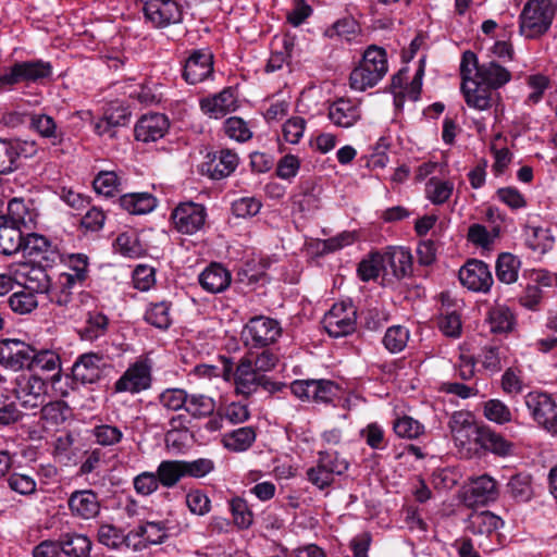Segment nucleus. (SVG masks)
I'll return each instance as SVG.
<instances>
[{"mask_svg":"<svg viewBox=\"0 0 557 557\" xmlns=\"http://www.w3.org/2000/svg\"><path fill=\"white\" fill-rule=\"evenodd\" d=\"M170 127V121L163 113H147L137 121L135 139L145 144L154 143L164 137Z\"/></svg>","mask_w":557,"mask_h":557,"instance_id":"21","label":"nucleus"},{"mask_svg":"<svg viewBox=\"0 0 557 557\" xmlns=\"http://www.w3.org/2000/svg\"><path fill=\"white\" fill-rule=\"evenodd\" d=\"M120 206L131 214H146L157 206V199L149 193L125 194L119 199Z\"/></svg>","mask_w":557,"mask_h":557,"instance_id":"41","label":"nucleus"},{"mask_svg":"<svg viewBox=\"0 0 557 557\" xmlns=\"http://www.w3.org/2000/svg\"><path fill=\"white\" fill-rule=\"evenodd\" d=\"M116 250L124 257L138 258L144 253V247L137 235L122 233L115 239Z\"/></svg>","mask_w":557,"mask_h":557,"instance_id":"61","label":"nucleus"},{"mask_svg":"<svg viewBox=\"0 0 557 557\" xmlns=\"http://www.w3.org/2000/svg\"><path fill=\"white\" fill-rule=\"evenodd\" d=\"M66 264L71 272L61 273L65 278V284L83 285L88 274V257L85 253H72L66 259Z\"/></svg>","mask_w":557,"mask_h":557,"instance_id":"44","label":"nucleus"},{"mask_svg":"<svg viewBox=\"0 0 557 557\" xmlns=\"http://www.w3.org/2000/svg\"><path fill=\"white\" fill-rule=\"evenodd\" d=\"M53 67L41 59L15 62L0 74V86L12 87L17 84H38L52 76Z\"/></svg>","mask_w":557,"mask_h":557,"instance_id":"5","label":"nucleus"},{"mask_svg":"<svg viewBox=\"0 0 557 557\" xmlns=\"http://www.w3.org/2000/svg\"><path fill=\"white\" fill-rule=\"evenodd\" d=\"M498 496L499 491L496 481L492 476L483 474L470 480L465 499L469 506H484L495 502Z\"/></svg>","mask_w":557,"mask_h":557,"instance_id":"23","label":"nucleus"},{"mask_svg":"<svg viewBox=\"0 0 557 557\" xmlns=\"http://www.w3.org/2000/svg\"><path fill=\"white\" fill-rule=\"evenodd\" d=\"M454 183L443 181L438 177H431L425 184V196L435 206L444 205L451 197Z\"/></svg>","mask_w":557,"mask_h":557,"instance_id":"50","label":"nucleus"},{"mask_svg":"<svg viewBox=\"0 0 557 557\" xmlns=\"http://www.w3.org/2000/svg\"><path fill=\"white\" fill-rule=\"evenodd\" d=\"M500 385L506 395L515 397L521 394L524 388L522 371L512 367L507 368L502 375Z\"/></svg>","mask_w":557,"mask_h":557,"instance_id":"63","label":"nucleus"},{"mask_svg":"<svg viewBox=\"0 0 557 557\" xmlns=\"http://www.w3.org/2000/svg\"><path fill=\"white\" fill-rule=\"evenodd\" d=\"M557 13L554 0H527L519 16V34L525 40H540L552 28Z\"/></svg>","mask_w":557,"mask_h":557,"instance_id":"1","label":"nucleus"},{"mask_svg":"<svg viewBox=\"0 0 557 557\" xmlns=\"http://www.w3.org/2000/svg\"><path fill=\"white\" fill-rule=\"evenodd\" d=\"M228 509L233 523L239 530H248L255 520L253 511L248 502L242 496H234L228 499Z\"/></svg>","mask_w":557,"mask_h":557,"instance_id":"43","label":"nucleus"},{"mask_svg":"<svg viewBox=\"0 0 557 557\" xmlns=\"http://www.w3.org/2000/svg\"><path fill=\"white\" fill-rule=\"evenodd\" d=\"M40 421L49 426L63 424L72 416V408L62 399L44 403L40 407Z\"/></svg>","mask_w":557,"mask_h":557,"instance_id":"38","label":"nucleus"},{"mask_svg":"<svg viewBox=\"0 0 557 557\" xmlns=\"http://www.w3.org/2000/svg\"><path fill=\"white\" fill-rule=\"evenodd\" d=\"M198 281L206 292L218 294L231 285L232 275L222 264L212 262L199 274Z\"/></svg>","mask_w":557,"mask_h":557,"instance_id":"30","label":"nucleus"},{"mask_svg":"<svg viewBox=\"0 0 557 557\" xmlns=\"http://www.w3.org/2000/svg\"><path fill=\"white\" fill-rule=\"evenodd\" d=\"M152 371L153 361L149 355L137 357L114 382V392L136 395L150 389L153 382Z\"/></svg>","mask_w":557,"mask_h":557,"instance_id":"4","label":"nucleus"},{"mask_svg":"<svg viewBox=\"0 0 557 557\" xmlns=\"http://www.w3.org/2000/svg\"><path fill=\"white\" fill-rule=\"evenodd\" d=\"M109 319L99 311L88 312L85 325L81 329L79 335L82 339L95 341L103 336L108 330Z\"/></svg>","mask_w":557,"mask_h":557,"instance_id":"48","label":"nucleus"},{"mask_svg":"<svg viewBox=\"0 0 557 557\" xmlns=\"http://www.w3.org/2000/svg\"><path fill=\"white\" fill-rule=\"evenodd\" d=\"M524 404L539 425L557 435V404L549 394L540 391L529 392L524 396Z\"/></svg>","mask_w":557,"mask_h":557,"instance_id":"9","label":"nucleus"},{"mask_svg":"<svg viewBox=\"0 0 557 557\" xmlns=\"http://www.w3.org/2000/svg\"><path fill=\"white\" fill-rule=\"evenodd\" d=\"M383 269H391L393 276L400 281L412 274L413 257L408 248L387 247L382 252Z\"/></svg>","mask_w":557,"mask_h":557,"instance_id":"24","label":"nucleus"},{"mask_svg":"<svg viewBox=\"0 0 557 557\" xmlns=\"http://www.w3.org/2000/svg\"><path fill=\"white\" fill-rule=\"evenodd\" d=\"M382 269V252L372 250L358 263L357 275L362 282L374 281L379 277Z\"/></svg>","mask_w":557,"mask_h":557,"instance_id":"54","label":"nucleus"},{"mask_svg":"<svg viewBox=\"0 0 557 557\" xmlns=\"http://www.w3.org/2000/svg\"><path fill=\"white\" fill-rule=\"evenodd\" d=\"M475 442L486 451L498 457H508L515 453V444L490 426H478Z\"/></svg>","mask_w":557,"mask_h":557,"instance_id":"27","label":"nucleus"},{"mask_svg":"<svg viewBox=\"0 0 557 557\" xmlns=\"http://www.w3.org/2000/svg\"><path fill=\"white\" fill-rule=\"evenodd\" d=\"M61 357L53 349L33 348L27 370L37 374L38 372L51 374L52 381H59L62 371Z\"/></svg>","mask_w":557,"mask_h":557,"instance_id":"25","label":"nucleus"},{"mask_svg":"<svg viewBox=\"0 0 557 557\" xmlns=\"http://www.w3.org/2000/svg\"><path fill=\"white\" fill-rule=\"evenodd\" d=\"M164 521H147L132 529L127 537L140 539L145 544H161L168 537Z\"/></svg>","mask_w":557,"mask_h":557,"instance_id":"36","label":"nucleus"},{"mask_svg":"<svg viewBox=\"0 0 557 557\" xmlns=\"http://www.w3.org/2000/svg\"><path fill=\"white\" fill-rule=\"evenodd\" d=\"M461 285L474 293H490L494 278L487 263L479 259H469L458 273Z\"/></svg>","mask_w":557,"mask_h":557,"instance_id":"15","label":"nucleus"},{"mask_svg":"<svg viewBox=\"0 0 557 557\" xmlns=\"http://www.w3.org/2000/svg\"><path fill=\"white\" fill-rule=\"evenodd\" d=\"M314 189L313 185L301 186V190L293 195L290 199L293 211L307 214L318 210L320 208V199Z\"/></svg>","mask_w":557,"mask_h":557,"instance_id":"53","label":"nucleus"},{"mask_svg":"<svg viewBox=\"0 0 557 557\" xmlns=\"http://www.w3.org/2000/svg\"><path fill=\"white\" fill-rule=\"evenodd\" d=\"M393 430L398 437L414 440L424 433V425L409 416L395 419Z\"/></svg>","mask_w":557,"mask_h":557,"instance_id":"59","label":"nucleus"},{"mask_svg":"<svg viewBox=\"0 0 557 557\" xmlns=\"http://www.w3.org/2000/svg\"><path fill=\"white\" fill-rule=\"evenodd\" d=\"M161 486L156 472L143 471L133 478V487L139 496L148 497Z\"/></svg>","mask_w":557,"mask_h":557,"instance_id":"64","label":"nucleus"},{"mask_svg":"<svg viewBox=\"0 0 557 557\" xmlns=\"http://www.w3.org/2000/svg\"><path fill=\"white\" fill-rule=\"evenodd\" d=\"M476 79L496 92L511 79V73L503 65L490 61L482 63L476 73Z\"/></svg>","mask_w":557,"mask_h":557,"instance_id":"32","label":"nucleus"},{"mask_svg":"<svg viewBox=\"0 0 557 557\" xmlns=\"http://www.w3.org/2000/svg\"><path fill=\"white\" fill-rule=\"evenodd\" d=\"M185 412L193 419H206L211 417L216 408L215 400L202 393H188Z\"/></svg>","mask_w":557,"mask_h":557,"instance_id":"40","label":"nucleus"},{"mask_svg":"<svg viewBox=\"0 0 557 557\" xmlns=\"http://www.w3.org/2000/svg\"><path fill=\"white\" fill-rule=\"evenodd\" d=\"M503 519L488 510L474 511L468 518L467 530L476 536V546L484 553H491L500 545L498 530Z\"/></svg>","mask_w":557,"mask_h":557,"instance_id":"3","label":"nucleus"},{"mask_svg":"<svg viewBox=\"0 0 557 557\" xmlns=\"http://www.w3.org/2000/svg\"><path fill=\"white\" fill-rule=\"evenodd\" d=\"M120 178L114 171H100L92 181L97 194L113 197L119 191Z\"/></svg>","mask_w":557,"mask_h":557,"instance_id":"58","label":"nucleus"},{"mask_svg":"<svg viewBox=\"0 0 557 557\" xmlns=\"http://www.w3.org/2000/svg\"><path fill=\"white\" fill-rule=\"evenodd\" d=\"M8 304L12 311L17 314L30 313L38 306L37 297L35 294L27 290L25 287L18 292L13 293L8 298Z\"/></svg>","mask_w":557,"mask_h":557,"instance_id":"56","label":"nucleus"},{"mask_svg":"<svg viewBox=\"0 0 557 557\" xmlns=\"http://www.w3.org/2000/svg\"><path fill=\"white\" fill-rule=\"evenodd\" d=\"M523 238L525 246L534 252L545 253L552 246L549 231L531 223L523 226Z\"/></svg>","mask_w":557,"mask_h":557,"instance_id":"42","label":"nucleus"},{"mask_svg":"<svg viewBox=\"0 0 557 557\" xmlns=\"http://www.w3.org/2000/svg\"><path fill=\"white\" fill-rule=\"evenodd\" d=\"M261 373L252 364V351L244 356L234 372L236 392L249 396L258 388V381Z\"/></svg>","mask_w":557,"mask_h":557,"instance_id":"26","label":"nucleus"},{"mask_svg":"<svg viewBox=\"0 0 557 557\" xmlns=\"http://www.w3.org/2000/svg\"><path fill=\"white\" fill-rule=\"evenodd\" d=\"M239 158L231 149L209 152L200 165V172L214 181L230 176L238 166Z\"/></svg>","mask_w":557,"mask_h":557,"instance_id":"17","label":"nucleus"},{"mask_svg":"<svg viewBox=\"0 0 557 557\" xmlns=\"http://www.w3.org/2000/svg\"><path fill=\"white\" fill-rule=\"evenodd\" d=\"M521 260L511 252H502L495 262V275L498 282L510 285L518 281Z\"/></svg>","mask_w":557,"mask_h":557,"instance_id":"34","label":"nucleus"},{"mask_svg":"<svg viewBox=\"0 0 557 557\" xmlns=\"http://www.w3.org/2000/svg\"><path fill=\"white\" fill-rule=\"evenodd\" d=\"M70 513L75 519L90 520L99 516L101 504L92 490H76L67 498Z\"/></svg>","mask_w":557,"mask_h":557,"instance_id":"20","label":"nucleus"},{"mask_svg":"<svg viewBox=\"0 0 557 557\" xmlns=\"http://www.w3.org/2000/svg\"><path fill=\"white\" fill-rule=\"evenodd\" d=\"M409 338V330L404 325L396 324L387 327L382 344L388 352L399 354L407 347Z\"/></svg>","mask_w":557,"mask_h":557,"instance_id":"47","label":"nucleus"},{"mask_svg":"<svg viewBox=\"0 0 557 557\" xmlns=\"http://www.w3.org/2000/svg\"><path fill=\"white\" fill-rule=\"evenodd\" d=\"M281 335L280 322L265 315L249 319L242 331V339L249 351L253 348L270 347L277 342Z\"/></svg>","mask_w":557,"mask_h":557,"instance_id":"6","label":"nucleus"},{"mask_svg":"<svg viewBox=\"0 0 557 557\" xmlns=\"http://www.w3.org/2000/svg\"><path fill=\"white\" fill-rule=\"evenodd\" d=\"M256 430L252 426H242L224 435V447L232 451H245L256 441Z\"/></svg>","mask_w":557,"mask_h":557,"instance_id":"45","label":"nucleus"},{"mask_svg":"<svg viewBox=\"0 0 557 557\" xmlns=\"http://www.w3.org/2000/svg\"><path fill=\"white\" fill-rule=\"evenodd\" d=\"M487 322L492 333L503 334L512 331L516 318L507 306H495L487 314Z\"/></svg>","mask_w":557,"mask_h":557,"instance_id":"46","label":"nucleus"},{"mask_svg":"<svg viewBox=\"0 0 557 557\" xmlns=\"http://www.w3.org/2000/svg\"><path fill=\"white\" fill-rule=\"evenodd\" d=\"M357 30V22L351 17H344L327 27L324 30V36L330 39L341 38L349 41Z\"/></svg>","mask_w":557,"mask_h":557,"instance_id":"62","label":"nucleus"},{"mask_svg":"<svg viewBox=\"0 0 557 557\" xmlns=\"http://www.w3.org/2000/svg\"><path fill=\"white\" fill-rule=\"evenodd\" d=\"M13 392L23 408H40L48 397V383L37 374L21 375Z\"/></svg>","mask_w":557,"mask_h":557,"instance_id":"12","label":"nucleus"},{"mask_svg":"<svg viewBox=\"0 0 557 557\" xmlns=\"http://www.w3.org/2000/svg\"><path fill=\"white\" fill-rule=\"evenodd\" d=\"M460 89L467 106L478 111L491 109L499 97L498 92H494L476 78L461 82Z\"/></svg>","mask_w":557,"mask_h":557,"instance_id":"22","label":"nucleus"},{"mask_svg":"<svg viewBox=\"0 0 557 557\" xmlns=\"http://www.w3.org/2000/svg\"><path fill=\"white\" fill-rule=\"evenodd\" d=\"M61 554L66 557H89L92 548L91 540L82 533L67 532L59 536Z\"/></svg>","mask_w":557,"mask_h":557,"instance_id":"33","label":"nucleus"},{"mask_svg":"<svg viewBox=\"0 0 557 557\" xmlns=\"http://www.w3.org/2000/svg\"><path fill=\"white\" fill-rule=\"evenodd\" d=\"M207 218V208L202 203L183 201L172 210L170 221L177 233L195 235L205 228Z\"/></svg>","mask_w":557,"mask_h":557,"instance_id":"7","label":"nucleus"},{"mask_svg":"<svg viewBox=\"0 0 557 557\" xmlns=\"http://www.w3.org/2000/svg\"><path fill=\"white\" fill-rule=\"evenodd\" d=\"M185 503L193 515L200 517L208 515L212 509L211 499L200 488H191L185 496Z\"/></svg>","mask_w":557,"mask_h":557,"instance_id":"60","label":"nucleus"},{"mask_svg":"<svg viewBox=\"0 0 557 557\" xmlns=\"http://www.w3.org/2000/svg\"><path fill=\"white\" fill-rule=\"evenodd\" d=\"M214 58L208 48L191 50L184 60L182 77L189 85L207 81L213 75Z\"/></svg>","mask_w":557,"mask_h":557,"instance_id":"14","label":"nucleus"},{"mask_svg":"<svg viewBox=\"0 0 557 557\" xmlns=\"http://www.w3.org/2000/svg\"><path fill=\"white\" fill-rule=\"evenodd\" d=\"M107 367L101 352H85L77 357L72 367V377L83 385L95 384L103 376Z\"/></svg>","mask_w":557,"mask_h":557,"instance_id":"16","label":"nucleus"},{"mask_svg":"<svg viewBox=\"0 0 557 557\" xmlns=\"http://www.w3.org/2000/svg\"><path fill=\"white\" fill-rule=\"evenodd\" d=\"M30 127L41 137L50 139L52 145H59L62 141V133L58 132L54 119L48 114H33Z\"/></svg>","mask_w":557,"mask_h":557,"instance_id":"49","label":"nucleus"},{"mask_svg":"<svg viewBox=\"0 0 557 557\" xmlns=\"http://www.w3.org/2000/svg\"><path fill=\"white\" fill-rule=\"evenodd\" d=\"M387 53L384 48L369 46L359 64L349 75V86L356 91L374 87L387 73Z\"/></svg>","mask_w":557,"mask_h":557,"instance_id":"2","label":"nucleus"},{"mask_svg":"<svg viewBox=\"0 0 557 557\" xmlns=\"http://www.w3.org/2000/svg\"><path fill=\"white\" fill-rule=\"evenodd\" d=\"M188 392L181 387H168L158 394L159 405L168 411L185 410Z\"/></svg>","mask_w":557,"mask_h":557,"instance_id":"55","label":"nucleus"},{"mask_svg":"<svg viewBox=\"0 0 557 557\" xmlns=\"http://www.w3.org/2000/svg\"><path fill=\"white\" fill-rule=\"evenodd\" d=\"M483 416L491 422L506 424L511 422L510 408L500 399H488L483 405Z\"/></svg>","mask_w":557,"mask_h":557,"instance_id":"57","label":"nucleus"},{"mask_svg":"<svg viewBox=\"0 0 557 557\" xmlns=\"http://www.w3.org/2000/svg\"><path fill=\"white\" fill-rule=\"evenodd\" d=\"M34 346L16 338L0 341V364L13 371L27 369Z\"/></svg>","mask_w":557,"mask_h":557,"instance_id":"18","label":"nucleus"},{"mask_svg":"<svg viewBox=\"0 0 557 557\" xmlns=\"http://www.w3.org/2000/svg\"><path fill=\"white\" fill-rule=\"evenodd\" d=\"M24 231L7 222L0 216V253L14 255L23 248Z\"/></svg>","mask_w":557,"mask_h":557,"instance_id":"37","label":"nucleus"},{"mask_svg":"<svg viewBox=\"0 0 557 557\" xmlns=\"http://www.w3.org/2000/svg\"><path fill=\"white\" fill-rule=\"evenodd\" d=\"M1 216L22 231H32L36 227L38 213L33 200L13 197L8 201L7 212Z\"/></svg>","mask_w":557,"mask_h":557,"instance_id":"19","label":"nucleus"},{"mask_svg":"<svg viewBox=\"0 0 557 557\" xmlns=\"http://www.w3.org/2000/svg\"><path fill=\"white\" fill-rule=\"evenodd\" d=\"M292 393L302 401L332 404L339 394L341 387L331 380H295L290 384Z\"/></svg>","mask_w":557,"mask_h":557,"instance_id":"8","label":"nucleus"},{"mask_svg":"<svg viewBox=\"0 0 557 557\" xmlns=\"http://www.w3.org/2000/svg\"><path fill=\"white\" fill-rule=\"evenodd\" d=\"M144 320L146 323L159 330H168L172 323V302L161 300L147 305Z\"/></svg>","mask_w":557,"mask_h":557,"instance_id":"35","label":"nucleus"},{"mask_svg":"<svg viewBox=\"0 0 557 557\" xmlns=\"http://www.w3.org/2000/svg\"><path fill=\"white\" fill-rule=\"evenodd\" d=\"M507 491L516 502H529L533 495L531 475L527 473L512 475L507 483Z\"/></svg>","mask_w":557,"mask_h":557,"instance_id":"52","label":"nucleus"},{"mask_svg":"<svg viewBox=\"0 0 557 557\" xmlns=\"http://www.w3.org/2000/svg\"><path fill=\"white\" fill-rule=\"evenodd\" d=\"M144 16L154 28H166L180 24L184 9L180 0H147L143 7Z\"/></svg>","mask_w":557,"mask_h":557,"instance_id":"10","label":"nucleus"},{"mask_svg":"<svg viewBox=\"0 0 557 557\" xmlns=\"http://www.w3.org/2000/svg\"><path fill=\"white\" fill-rule=\"evenodd\" d=\"M322 324L331 337L348 336L356 331L357 311L351 302H336L324 314Z\"/></svg>","mask_w":557,"mask_h":557,"instance_id":"11","label":"nucleus"},{"mask_svg":"<svg viewBox=\"0 0 557 557\" xmlns=\"http://www.w3.org/2000/svg\"><path fill=\"white\" fill-rule=\"evenodd\" d=\"M157 479L164 488L175 487L181 480L185 479L182 459L162 460L156 470Z\"/></svg>","mask_w":557,"mask_h":557,"instance_id":"39","label":"nucleus"},{"mask_svg":"<svg viewBox=\"0 0 557 557\" xmlns=\"http://www.w3.org/2000/svg\"><path fill=\"white\" fill-rule=\"evenodd\" d=\"M23 250L32 258L45 262H53L58 251L50 239L38 233H27L23 236Z\"/></svg>","mask_w":557,"mask_h":557,"instance_id":"31","label":"nucleus"},{"mask_svg":"<svg viewBox=\"0 0 557 557\" xmlns=\"http://www.w3.org/2000/svg\"><path fill=\"white\" fill-rule=\"evenodd\" d=\"M201 111L210 117L221 119L237 109V99L231 88L207 97L199 102Z\"/></svg>","mask_w":557,"mask_h":557,"instance_id":"28","label":"nucleus"},{"mask_svg":"<svg viewBox=\"0 0 557 557\" xmlns=\"http://www.w3.org/2000/svg\"><path fill=\"white\" fill-rule=\"evenodd\" d=\"M327 116L335 126L349 128L361 119V110L352 100L339 98L330 104Z\"/></svg>","mask_w":557,"mask_h":557,"instance_id":"29","label":"nucleus"},{"mask_svg":"<svg viewBox=\"0 0 557 557\" xmlns=\"http://www.w3.org/2000/svg\"><path fill=\"white\" fill-rule=\"evenodd\" d=\"M35 151L34 143L0 136V171L3 175L18 171L23 165V158L32 157Z\"/></svg>","mask_w":557,"mask_h":557,"instance_id":"13","label":"nucleus"},{"mask_svg":"<svg viewBox=\"0 0 557 557\" xmlns=\"http://www.w3.org/2000/svg\"><path fill=\"white\" fill-rule=\"evenodd\" d=\"M94 442L101 447H112L120 444L124 433L117 425L101 423L90 431Z\"/></svg>","mask_w":557,"mask_h":557,"instance_id":"51","label":"nucleus"}]
</instances>
